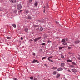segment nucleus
Masks as SVG:
<instances>
[{
  "label": "nucleus",
  "instance_id": "nucleus-1",
  "mask_svg": "<svg viewBox=\"0 0 80 80\" xmlns=\"http://www.w3.org/2000/svg\"><path fill=\"white\" fill-rule=\"evenodd\" d=\"M17 8L18 10H20L22 8V5L21 4H18L17 5Z\"/></svg>",
  "mask_w": 80,
  "mask_h": 80
},
{
  "label": "nucleus",
  "instance_id": "nucleus-2",
  "mask_svg": "<svg viewBox=\"0 0 80 80\" xmlns=\"http://www.w3.org/2000/svg\"><path fill=\"white\" fill-rule=\"evenodd\" d=\"M40 39H41V37H39L38 38H36L35 39H34V41L35 42H37V41H38Z\"/></svg>",
  "mask_w": 80,
  "mask_h": 80
},
{
  "label": "nucleus",
  "instance_id": "nucleus-3",
  "mask_svg": "<svg viewBox=\"0 0 80 80\" xmlns=\"http://www.w3.org/2000/svg\"><path fill=\"white\" fill-rule=\"evenodd\" d=\"M10 2L11 3H15L16 2V0H10Z\"/></svg>",
  "mask_w": 80,
  "mask_h": 80
},
{
  "label": "nucleus",
  "instance_id": "nucleus-4",
  "mask_svg": "<svg viewBox=\"0 0 80 80\" xmlns=\"http://www.w3.org/2000/svg\"><path fill=\"white\" fill-rule=\"evenodd\" d=\"M80 43V41L79 40H77L75 41V43L77 44L79 43Z\"/></svg>",
  "mask_w": 80,
  "mask_h": 80
},
{
  "label": "nucleus",
  "instance_id": "nucleus-5",
  "mask_svg": "<svg viewBox=\"0 0 80 80\" xmlns=\"http://www.w3.org/2000/svg\"><path fill=\"white\" fill-rule=\"evenodd\" d=\"M25 12L26 13V14H28V13H29L30 12L28 10H26L25 11Z\"/></svg>",
  "mask_w": 80,
  "mask_h": 80
},
{
  "label": "nucleus",
  "instance_id": "nucleus-6",
  "mask_svg": "<svg viewBox=\"0 0 80 80\" xmlns=\"http://www.w3.org/2000/svg\"><path fill=\"white\" fill-rule=\"evenodd\" d=\"M52 70H57V67H54L52 68Z\"/></svg>",
  "mask_w": 80,
  "mask_h": 80
},
{
  "label": "nucleus",
  "instance_id": "nucleus-7",
  "mask_svg": "<svg viewBox=\"0 0 80 80\" xmlns=\"http://www.w3.org/2000/svg\"><path fill=\"white\" fill-rule=\"evenodd\" d=\"M63 70V69L62 68H59L58 69V71H61Z\"/></svg>",
  "mask_w": 80,
  "mask_h": 80
},
{
  "label": "nucleus",
  "instance_id": "nucleus-8",
  "mask_svg": "<svg viewBox=\"0 0 80 80\" xmlns=\"http://www.w3.org/2000/svg\"><path fill=\"white\" fill-rule=\"evenodd\" d=\"M72 72H77V70H76L75 69H73L72 70Z\"/></svg>",
  "mask_w": 80,
  "mask_h": 80
},
{
  "label": "nucleus",
  "instance_id": "nucleus-9",
  "mask_svg": "<svg viewBox=\"0 0 80 80\" xmlns=\"http://www.w3.org/2000/svg\"><path fill=\"white\" fill-rule=\"evenodd\" d=\"M6 38H7V39H8V40H10V39H11V38L8 36H7L6 37Z\"/></svg>",
  "mask_w": 80,
  "mask_h": 80
},
{
  "label": "nucleus",
  "instance_id": "nucleus-10",
  "mask_svg": "<svg viewBox=\"0 0 80 80\" xmlns=\"http://www.w3.org/2000/svg\"><path fill=\"white\" fill-rule=\"evenodd\" d=\"M28 19H31V16L29 15L28 18Z\"/></svg>",
  "mask_w": 80,
  "mask_h": 80
},
{
  "label": "nucleus",
  "instance_id": "nucleus-11",
  "mask_svg": "<svg viewBox=\"0 0 80 80\" xmlns=\"http://www.w3.org/2000/svg\"><path fill=\"white\" fill-rule=\"evenodd\" d=\"M65 66V64L62 63L61 65V67H64Z\"/></svg>",
  "mask_w": 80,
  "mask_h": 80
},
{
  "label": "nucleus",
  "instance_id": "nucleus-12",
  "mask_svg": "<svg viewBox=\"0 0 80 80\" xmlns=\"http://www.w3.org/2000/svg\"><path fill=\"white\" fill-rule=\"evenodd\" d=\"M60 76V74H57L56 77L57 78H58V77H59Z\"/></svg>",
  "mask_w": 80,
  "mask_h": 80
},
{
  "label": "nucleus",
  "instance_id": "nucleus-13",
  "mask_svg": "<svg viewBox=\"0 0 80 80\" xmlns=\"http://www.w3.org/2000/svg\"><path fill=\"white\" fill-rule=\"evenodd\" d=\"M12 26L14 28H16V25L15 24H12Z\"/></svg>",
  "mask_w": 80,
  "mask_h": 80
},
{
  "label": "nucleus",
  "instance_id": "nucleus-14",
  "mask_svg": "<svg viewBox=\"0 0 80 80\" xmlns=\"http://www.w3.org/2000/svg\"><path fill=\"white\" fill-rule=\"evenodd\" d=\"M38 62V61L35 60H34L32 62L33 63H35V62Z\"/></svg>",
  "mask_w": 80,
  "mask_h": 80
},
{
  "label": "nucleus",
  "instance_id": "nucleus-15",
  "mask_svg": "<svg viewBox=\"0 0 80 80\" xmlns=\"http://www.w3.org/2000/svg\"><path fill=\"white\" fill-rule=\"evenodd\" d=\"M53 75H56V74H57V72H56V71L53 72Z\"/></svg>",
  "mask_w": 80,
  "mask_h": 80
},
{
  "label": "nucleus",
  "instance_id": "nucleus-16",
  "mask_svg": "<svg viewBox=\"0 0 80 80\" xmlns=\"http://www.w3.org/2000/svg\"><path fill=\"white\" fill-rule=\"evenodd\" d=\"M62 48H64V47H61L59 48V49H60V50H62Z\"/></svg>",
  "mask_w": 80,
  "mask_h": 80
},
{
  "label": "nucleus",
  "instance_id": "nucleus-17",
  "mask_svg": "<svg viewBox=\"0 0 80 80\" xmlns=\"http://www.w3.org/2000/svg\"><path fill=\"white\" fill-rule=\"evenodd\" d=\"M45 58H47L46 57H43L42 58V60H44V59H45Z\"/></svg>",
  "mask_w": 80,
  "mask_h": 80
},
{
  "label": "nucleus",
  "instance_id": "nucleus-18",
  "mask_svg": "<svg viewBox=\"0 0 80 80\" xmlns=\"http://www.w3.org/2000/svg\"><path fill=\"white\" fill-rule=\"evenodd\" d=\"M61 42H65V40L64 39L61 41Z\"/></svg>",
  "mask_w": 80,
  "mask_h": 80
},
{
  "label": "nucleus",
  "instance_id": "nucleus-19",
  "mask_svg": "<svg viewBox=\"0 0 80 80\" xmlns=\"http://www.w3.org/2000/svg\"><path fill=\"white\" fill-rule=\"evenodd\" d=\"M25 32H28V28H25Z\"/></svg>",
  "mask_w": 80,
  "mask_h": 80
},
{
  "label": "nucleus",
  "instance_id": "nucleus-20",
  "mask_svg": "<svg viewBox=\"0 0 80 80\" xmlns=\"http://www.w3.org/2000/svg\"><path fill=\"white\" fill-rule=\"evenodd\" d=\"M62 45H67V43L65 42H63L62 43Z\"/></svg>",
  "mask_w": 80,
  "mask_h": 80
},
{
  "label": "nucleus",
  "instance_id": "nucleus-21",
  "mask_svg": "<svg viewBox=\"0 0 80 80\" xmlns=\"http://www.w3.org/2000/svg\"><path fill=\"white\" fill-rule=\"evenodd\" d=\"M34 5L35 6H37V5H38V3L37 2H36L35 3Z\"/></svg>",
  "mask_w": 80,
  "mask_h": 80
},
{
  "label": "nucleus",
  "instance_id": "nucleus-22",
  "mask_svg": "<svg viewBox=\"0 0 80 80\" xmlns=\"http://www.w3.org/2000/svg\"><path fill=\"white\" fill-rule=\"evenodd\" d=\"M72 65H76V64L75 63L73 62H72Z\"/></svg>",
  "mask_w": 80,
  "mask_h": 80
},
{
  "label": "nucleus",
  "instance_id": "nucleus-23",
  "mask_svg": "<svg viewBox=\"0 0 80 80\" xmlns=\"http://www.w3.org/2000/svg\"><path fill=\"white\" fill-rule=\"evenodd\" d=\"M47 43H51V41H50V40H49V41H47Z\"/></svg>",
  "mask_w": 80,
  "mask_h": 80
},
{
  "label": "nucleus",
  "instance_id": "nucleus-24",
  "mask_svg": "<svg viewBox=\"0 0 80 80\" xmlns=\"http://www.w3.org/2000/svg\"><path fill=\"white\" fill-rule=\"evenodd\" d=\"M43 30V28H40V30H41V31H42V30Z\"/></svg>",
  "mask_w": 80,
  "mask_h": 80
},
{
  "label": "nucleus",
  "instance_id": "nucleus-25",
  "mask_svg": "<svg viewBox=\"0 0 80 80\" xmlns=\"http://www.w3.org/2000/svg\"><path fill=\"white\" fill-rule=\"evenodd\" d=\"M32 0H29V3H32Z\"/></svg>",
  "mask_w": 80,
  "mask_h": 80
},
{
  "label": "nucleus",
  "instance_id": "nucleus-26",
  "mask_svg": "<svg viewBox=\"0 0 80 80\" xmlns=\"http://www.w3.org/2000/svg\"><path fill=\"white\" fill-rule=\"evenodd\" d=\"M61 57L62 58H64V56H63V55H61Z\"/></svg>",
  "mask_w": 80,
  "mask_h": 80
},
{
  "label": "nucleus",
  "instance_id": "nucleus-27",
  "mask_svg": "<svg viewBox=\"0 0 80 80\" xmlns=\"http://www.w3.org/2000/svg\"><path fill=\"white\" fill-rule=\"evenodd\" d=\"M48 57V58H52V57H53V56H50Z\"/></svg>",
  "mask_w": 80,
  "mask_h": 80
},
{
  "label": "nucleus",
  "instance_id": "nucleus-28",
  "mask_svg": "<svg viewBox=\"0 0 80 80\" xmlns=\"http://www.w3.org/2000/svg\"><path fill=\"white\" fill-rule=\"evenodd\" d=\"M67 62H72V60H68Z\"/></svg>",
  "mask_w": 80,
  "mask_h": 80
},
{
  "label": "nucleus",
  "instance_id": "nucleus-29",
  "mask_svg": "<svg viewBox=\"0 0 80 80\" xmlns=\"http://www.w3.org/2000/svg\"><path fill=\"white\" fill-rule=\"evenodd\" d=\"M30 78L31 80H33V77H30Z\"/></svg>",
  "mask_w": 80,
  "mask_h": 80
},
{
  "label": "nucleus",
  "instance_id": "nucleus-30",
  "mask_svg": "<svg viewBox=\"0 0 80 80\" xmlns=\"http://www.w3.org/2000/svg\"><path fill=\"white\" fill-rule=\"evenodd\" d=\"M13 79L14 80H17V78H13Z\"/></svg>",
  "mask_w": 80,
  "mask_h": 80
},
{
  "label": "nucleus",
  "instance_id": "nucleus-31",
  "mask_svg": "<svg viewBox=\"0 0 80 80\" xmlns=\"http://www.w3.org/2000/svg\"><path fill=\"white\" fill-rule=\"evenodd\" d=\"M70 67H74V66H73V65H70Z\"/></svg>",
  "mask_w": 80,
  "mask_h": 80
},
{
  "label": "nucleus",
  "instance_id": "nucleus-32",
  "mask_svg": "<svg viewBox=\"0 0 80 80\" xmlns=\"http://www.w3.org/2000/svg\"><path fill=\"white\" fill-rule=\"evenodd\" d=\"M49 62H53V61H52V60L50 59L49 60Z\"/></svg>",
  "mask_w": 80,
  "mask_h": 80
},
{
  "label": "nucleus",
  "instance_id": "nucleus-33",
  "mask_svg": "<svg viewBox=\"0 0 80 80\" xmlns=\"http://www.w3.org/2000/svg\"><path fill=\"white\" fill-rule=\"evenodd\" d=\"M46 6H47V8H48V4H47Z\"/></svg>",
  "mask_w": 80,
  "mask_h": 80
},
{
  "label": "nucleus",
  "instance_id": "nucleus-34",
  "mask_svg": "<svg viewBox=\"0 0 80 80\" xmlns=\"http://www.w3.org/2000/svg\"><path fill=\"white\" fill-rule=\"evenodd\" d=\"M37 78H34V80H37Z\"/></svg>",
  "mask_w": 80,
  "mask_h": 80
},
{
  "label": "nucleus",
  "instance_id": "nucleus-35",
  "mask_svg": "<svg viewBox=\"0 0 80 80\" xmlns=\"http://www.w3.org/2000/svg\"><path fill=\"white\" fill-rule=\"evenodd\" d=\"M45 45V43H43L42 45Z\"/></svg>",
  "mask_w": 80,
  "mask_h": 80
},
{
  "label": "nucleus",
  "instance_id": "nucleus-36",
  "mask_svg": "<svg viewBox=\"0 0 80 80\" xmlns=\"http://www.w3.org/2000/svg\"><path fill=\"white\" fill-rule=\"evenodd\" d=\"M68 72H71V71L69 69H68Z\"/></svg>",
  "mask_w": 80,
  "mask_h": 80
},
{
  "label": "nucleus",
  "instance_id": "nucleus-37",
  "mask_svg": "<svg viewBox=\"0 0 80 80\" xmlns=\"http://www.w3.org/2000/svg\"><path fill=\"white\" fill-rule=\"evenodd\" d=\"M45 9H44L43 13H45Z\"/></svg>",
  "mask_w": 80,
  "mask_h": 80
},
{
  "label": "nucleus",
  "instance_id": "nucleus-38",
  "mask_svg": "<svg viewBox=\"0 0 80 80\" xmlns=\"http://www.w3.org/2000/svg\"><path fill=\"white\" fill-rule=\"evenodd\" d=\"M56 23H57L58 24V21H56Z\"/></svg>",
  "mask_w": 80,
  "mask_h": 80
},
{
  "label": "nucleus",
  "instance_id": "nucleus-39",
  "mask_svg": "<svg viewBox=\"0 0 80 80\" xmlns=\"http://www.w3.org/2000/svg\"><path fill=\"white\" fill-rule=\"evenodd\" d=\"M2 10V8H0V11H1Z\"/></svg>",
  "mask_w": 80,
  "mask_h": 80
},
{
  "label": "nucleus",
  "instance_id": "nucleus-40",
  "mask_svg": "<svg viewBox=\"0 0 80 80\" xmlns=\"http://www.w3.org/2000/svg\"><path fill=\"white\" fill-rule=\"evenodd\" d=\"M32 55H33L35 56V53H33Z\"/></svg>",
  "mask_w": 80,
  "mask_h": 80
},
{
  "label": "nucleus",
  "instance_id": "nucleus-41",
  "mask_svg": "<svg viewBox=\"0 0 80 80\" xmlns=\"http://www.w3.org/2000/svg\"><path fill=\"white\" fill-rule=\"evenodd\" d=\"M40 52H42V49H41L39 50Z\"/></svg>",
  "mask_w": 80,
  "mask_h": 80
},
{
  "label": "nucleus",
  "instance_id": "nucleus-42",
  "mask_svg": "<svg viewBox=\"0 0 80 80\" xmlns=\"http://www.w3.org/2000/svg\"><path fill=\"white\" fill-rule=\"evenodd\" d=\"M68 49L69 50H70V49H71V48H70V47H69V48H68Z\"/></svg>",
  "mask_w": 80,
  "mask_h": 80
},
{
  "label": "nucleus",
  "instance_id": "nucleus-43",
  "mask_svg": "<svg viewBox=\"0 0 80 80\" xmlns=\"http://www.w3.org/2000/svg\"><path fill=\"white\" fill-rule=\"evenodd\" d=\"M65 40H66V41H68V39L66 38Z\"/></svg>",
  "mask_w": 80,
  "mask_h": 80
},
{
  "label": "nucleus",
  "instance_id": "nucleus-44",
  "mask_svg": "<svg viewBox=\"0 0 80 80\" xmlns=\"http://www.w3.org/2000/svg\"><path fill=\"white\" fill-rule=\"evenodd\" d=\"M44 66H45L46 67H47V65H46V64H44Z\"/></svg>",
  "mask_w": 80,
  "mask_h": 80
},
{
  "label": "nucleus",
  "instance_id": "nucleus-45",
  "mask_svg": "<svg viewBox=\"0 0 80 80\" xmlns=\"http://www.w3.org/2000/svg\"><path fill=\"white\" fill-rule=\"evenodd\" d=\"M69 53L70 54H72V52H69Z\"/></svg>",
  "mask_w": 80,
  "mask_h": 80
},
{
  "label": "nucleus",
  "instance_id": "nucleus-46",
  "mask_svg": "<svg viewBox=\"0 0 80 80\" xmlns=\"http://www.w3.org/2000/svg\"><path fill=\"white\" fill-rule=\"evenodd\" d=\"M14 12H16H16H17V11L16 10H15L14 11Z\"/></svg>",
  "mask_w": 80,
  "mask_h": 80
},
{
  "label": "nucleus",
  "instance_id": "nucleus-47",
  "mask_svg": "<svg viewBox=\"0 0 80 80\" xmlns=\"http://www.w3.org/2000/svg\"><path fill=\"white\" fill-rule=\"evenodd\" d=\"M48 60H49H49H50V59L49 58H48Z\"/></svg>",
  "mask_w": 80,
  "mask_h": 80
},
{
  "label": "nucleus",
  "instance_id": "nucleus-48",
  "mask_svg": "<svg viewBox=\"0 0 80 80\" xmlns=\"http://www.w3.org/2000/svg\"><path fill=\"white\" fill-rule=\"evenodd\" d=\"M21 40H23V38L21 37Z\"/></svg>",
  "mask_w": 80,
  "mask_h": 80
},
{
  "label": "nucleus",
  "instance_id": "nucleus-49",
  "mask_svg": "<svg viewBox=\"0 0 80 80\" xmlns=\"http://www.w3.org/2000/svg\"><path fill=\"white\" fill-rule=\"evenodd\" d=\"M43 8H44V9H45V6H44Z\"/></svg>",
  "mask_w": 80,
  "mask_h": 80
},
{
  "label": "nucleus",
  "instance_id": "nucleus-50",
  "mask_svg": "<svg viewBox=\"0 0 80 80\" xmlns=\"http://www.w3.org/2000/svg\"><path fill=\"white\" fill-rule=\"evenodd\" d=\"M78 59L79 60H80V57H79Z\"/></svg>",
  "mask_w": 80,
  "mask_h": 80
},
{
  "label": "nucleus",
  "instance_id": "nucleus-51",
  "mask_svg": "<svg viewBox=\"0 0 80 80\" xmlns=\"http://www.w3.org/2000/svg\"><path fill=\"white\" fill-rule=\"evenodd\" d=\"M32 39H31L30 40V42H31V41H32Z\"/></svg>",
  "mask_w": 80,
  "mask_h": 80
},
{
  "label": "nucleus",
  "instance_id": "nucleus-52",
  "mask_svg": "<svg viewBox=\"0 0 80 80\" xmlns=\"http://www.w3.org/2000/svg\"><path fill=\"white\" fill-rule=\"evenodd\" d=\"M22 10H20V12H22Z\"/></svg>",
  "mask_w": 80,
  "mask_h": 80
}]
</instances>
